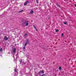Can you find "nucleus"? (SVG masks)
<instances>
[{
	"instance_id": "23",
	"label": "nucleus",
	"mask_w": 76,
	"mask_h": 76,
	"mask_svg": "<svg viewBox=\"0 0 76 76\" xmlns=\"http://www.w3.org/2000/svg\"><path fill=\"white\" fill-rule=\"evenodd\" d=\"M17 74H18V73H17Z\"/></svg>"
},
{
	"instance_id": "4",
	"label": "nucleus",
	"mask_w": 76,
	"mask_h": 76,
	"mask_svg": "<svg viewBox=\"0 0 76 76\" xmlns=\"http://www.w3.org/2000/svg\"><path fill=\"white\" fill-rule=\"evenodd\" d=\"M4 39L6 40H8V39H9V38L6 37H4Z\"/></svg>"
},
{
	"instance_id": "7",
	"label": "nucleus",
	"mask_w": 76,
	"mask_h": 76,
	"mask_svg": "<svg viewBox=\"0 0 76 76\" xmlns=\"http://www.w3.org/2000/svg\"><path fill=\"white\" fill-rule=\"evenodd\" d=\"M26 42L27 43V44H29V41H28V39H27L26 40Z\"/></svg>"
},
{
	"instance_id": "10",
	"label": "nucleus",
	"mask_w": 76,
	"mask_h": 76,
	"mask_svg": "<svg viewBox=\"0 0 76 76\" xmlns=\"http://www.w3.org/2000/svg\"><path fill=\"white\" fill-rule=\"evenodd\" d=\"M23 10H21L20 11H19V13H21V12H23Z\"/></svg>"
},
{
	"instance_id": "6",
	"label": "nucleus",
	"mask_w": 76,
	"mask_h": 76,
	"mask_svg": "<svg viewBox=\"0 0 76 76\" xmlns=\"http://www.w3.org/2000/svg\"><path fill=\"white\" fill-rule=\"evenodd\" d=\"M34 13V11L33 10H31V11L30 12V14H32Z\"/></svg>"
},
{
	"instance_id": "16",
	"label": "nucleus",
	"mask_w": 76,
	"mask_h": 76,
	"mask_svg": "<svg viewBox=\"0 0 76 76\" xmlns=\"http://www.w3.org/2000/svg\"><path fill=\"white\" fill-rule=\"evenodd\" d=\"M15 72H16L17 71H16V68H15Z\"/></svg>"
},
{
	"instance_id": "5",
	"label": "nucleus",
	"mask_w": 76,
	"mask_h": 76,
	"mask_svg": "<svg viewBox=\"0 0 76 76\" xmlns=\"http://www.w3.org/2000/svg\"><path fill=\"white\" fill-rule=\"evenodd\" d=\"M44 73V71H41L39 72L38 73V74H39L40 73Z\"/></svg>"
},
{
	"instance_id": "22",
	"label": "nucleus",
	"mask_w": 76,
	"mask_h": 76,
	"mask_svg": "<svg viewBox=\"0 0 76 76\" xmlns=\"http://www.w3.org/2000/svg\"><path fill=\"white\" fill-rule=\"evenodd\" d=\"M75 6L76 7V4L75 5Z\"/></svg>"
},
{
	"instance_id": "1",
	"label": "nucleus",
	"mask_w": 76,
	"mask_h": 76,
	"mask_svg": "<svg viewBox=\"0 0 76 76\" xmlns=\"http://www.w3.org/2000/svg\"><path fill=\"white\" fill-rule=\"evenodd\" d=\"M22 25L24 26H28V21H25L23 23Z\"/></svg>"
},
{
	"instance_id": "11",
	"label": "nucleus",
	"mask_w": 76,
	"mask_h": 76,
	"mask_svg": "<svg viewBox=\"0 0 76 76\" xmlns=\"http://www.w3.org/2000/svg\"><path fill=\"white\" fill-rule=\"evenodd\" d=\"M26 48V46H24V47H23V49H25Z\"/></svg>"
},
{
	"instance_id": "9",
	"label": "nucleus",
	"mask_w": 76,
	"mask_h": 76,
	"mask_svg": "<svg viewBox=\"0 0 76 76\" xmlns=\"http://www.w3.org/2000/svg\"><path fill=\"white\" fill-rule=\"evenodd\" d=\"M34 27L35 29H36V31H38V30H37V28H36V27H35V26H34Z\"/></svg>"
},
{
	"instance_id": "21",
	"label": "nucleus",
	"mask_w": 76,
	"mask_h": 76,
	"mask_svg": "<svg viewBox=\"0 0 76 76\" xmlns=\"http://www.w3.org/2000/svg\"><path fill=\"white\" fill-rule=\"evenodd\" d=\"M20 63H21V60H20Z\"/></svg>"
},
{
	"instance_id": "24",
	"label": "nucleus",
	"mask_w": 76,
	"mask_h": 76,
	"mask_svg": "<svg viewBox=\"0 0 76 76\" xmlns=\"http://www.w3.org/2000/svg\"><path fill=\"white\" fill-rule=\"evenodd\" d=\"M36 0V1H37V0Z\"/></svg>"
},
{
	"instance_id": "17",
	"label": "nucleus",
	"mask_w": 76,
	"mask_h": 76,
	"mask_svg": "<svg viewBox=\"0 0 76 76\" xmlns=\"http://www.w3.org/2000/svg\"><path fill=\"white\" fill-rule=\"evenodd\" d=\"M45 74H44L42 75H41V76H45Z\"/></svg>"
},
{
	"instance_id": "13",
	"label": "nucleus",
	"mask_w": 76,
	"mask_h": 76,
	"mask_svg": "<svg viewBox=\"0 0 76 76\" xmlns=\"http://www.w3.org/2000/svg\"><path fill=\"white\" fill-rule=\"evenodd\" d=\"M59 70H61V67H59Z\"/></svg>"
},
{
	"instance_id": "15",
	"label": "nucleus",
	"mask_w": 76,
	"mask_h": 76,
	"mask_svg": "<svg viewBox=\"0 0 76 76\" xmlns=\"http://www.w3.org/2000/svg\"><path fill=\"white\" fill-rule=\"evenodd\" d=\"M27 43H26L25 44H24V46H25L26 47V45L27 44Z\"/></svg>"
},
{
	"instance_id": "2",
	"label": "nucleus",
	"mask_w": 76,
	"mask_h": 76,
	"mask_svg": "<svg viewBox=\"0 0 76 76\" xmlns=\"http://www.w3.org/2000/svg\"><path fill=\"white\" fill-rule=\"evenodd\" d=\"M16 48H13L12 50V52L13 54H15L16 53Z\"/></svg>"
},
{
	"instance_id": "14",
	"label": "nucleus",
	"mask_w": 76,
	"mask_h": 76,
	"mask_svg": "<svg viewBox=\"0 0 76 76\" xmlns=\"http://www.w3.org/2000/svg\"><path fill=\"white\" fill-rule=\"evenodd\" d=\"M66 24H67V22H65L64 23V25H66Z\"/></svg>"
},
{
	"instance_id": "20",
	"label": "nucleus",
	"mask_w": 76,
	"mask_h": 76,
	"mask_svg": "<svg viewBox=\"0 0 76 76\" xmlns=\"http://www.w3.org/2000/svg\"><path fill=\"white\" fill-rule=\"evenodd\" d=\"M57 6H58V7H60V6H59V5H58V4H57Z\"/></svg>"
},
{
	"instance_id": "3",
	"label": "nucleus",
	"mask_w": 76,
	"mask_h": 76,
	"mask_svg": "<svg viewBox=\"0 0 76 76\" xmlns=\"http://www.w3.org/2000/svg\"><path fill=\"white\" fill-rule=\"evenodd\" d=\"M28 3H29V1H26L25 3L24 4V6H25Z\"/></svg>"
},
{
	"instance_id": "18",
	"label": "nucleus",
	"mask_w": 76,
	"mask_h": 76,
	"mask_svg": "<svg viewBox=\"0 0 76 76\" xmlns=\"http://www.w3.org/2000/svg\"><path fill=\"white\" fill-rule=\"evenodd\" d=\"M26 35H27V33H26L25 36H26Z\"/></svg>"
},
{
	"instance_id": "8",
	"label": "nucleus",
	"mask_w": 76,
	"mask_h": 76,
	"mask_svg": "<svg viewBox=\"0 0 76 76\" xmlns=\"http://www.w3.org/2000/svg\"><path fill=\"white\" fill-rule=\"evenodd\" d=\"M3 51V49L2 48H1L0 49V52L1 53Z\"/></svg>"
},
{
	"instance_id": "12",
	"label": "nucleus",
	"mask_w": 76,
	"mask_h": 76,
	"mask_svg": "<svg viewBox=\"0 0 76 76\" xmlns=\"http://www.w3.org/2000/svg\"><path fill=\"white\" fill-rule=\"evenodd\" d=\"M56 32H58V30H56Z\"/></svg>"
},
{
	"instance_id": "19",
	"label": "nucleus",
	"mask_w": 76,
	"mask_h": 76,
	"mask_svg": "<svg viewBox=\"0 0 76 76\" xmlns=\"http://www.w3.org/2000/svg\"><path fill=\"white\" fill-rule=\"evenodd\" d=\"M63 34H62V35H61L62 37H63Z\"/></svg>"
}]
</instances>
